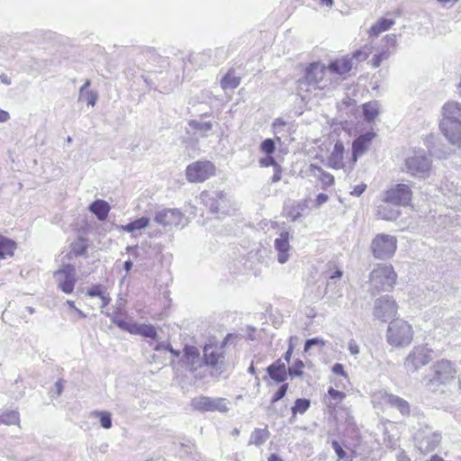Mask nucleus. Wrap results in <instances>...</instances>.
<instances>
[{"label": "nucleus", "mask_w": 461, "mask_h": 461, "mask_svg": "<svg viewBox=\"0 0 461 461\" xmlns=\"http://www.w3.org/2000/svg\"><path fill=\"white\" fill-rule=\"evenodd\" d=\"M335 83L336 80L331 77L328 68L319 62L312 63L306 68L304 77L298 80V95L306 99L312 89L329 90L334 87Z\"/></svg>", "instance_id": "f257e3e1"}, {"label": "nucleus", "mask_w": 461, "mask_h": 461, "mask_svg": "<svg viewBox=\"0 0 461 461\" xmlns=\"http://www.w3.org/2000/svg\"><path fill=\"white\" fill-rule=\"evenodd\" d=\"M457 370L456 365L450 360L442 358L434 362L423 380L428 390L435 392L441 385L450 384L456 375Z\"/></svg>", "instance_id": "f03ea898"}, {"label": "nucleus", "mask_w": 461, "mask_h": 461, "mask_svg": "<svg viewBox=\"0 0 461 461\" xmlns=\"http://www.w3.org/2000/svg\"><path fill=\"white\" fill-rule=\"evenodd\" d=\"M413 337V327L407 321L401 318L390 321L385 332L386 342L397 348H403L411 345Z\"/></svg>", "instance_id": "7ed1b4c3"}, {"label": "nucleus", "mask_w": 461, "mask_h": 461, "mask_svg": "<svg viewBox=\"0 0 461 461\" xmlns=\"http://www.w3.org/2000/svg\"><path fill=\"white\" fill-rule=\"evenodd\" d=\"M405 172L410 176L427 179L432 172V159L424 149H413L404 160Z\"/></svg>", "instance_id": "20e7f679"}, {"label": "nucleus", "mask_w": 461, "mask_h": 461, "mask_svg": "<svg viewBox=\"0 0 461 461\" xmlns=\"http://www.w3.org/2000/svg\"><path fill=\"white\" fill-rule=\"evenodd\" d=\"M433 349L428 344L414 346L403 359V368L408 375L418 374L433 359Z\"/></svg>", "instance_id": "39448f33"}, {"label": "nucleus", "mask_w": 461, "mask_h": 461, "mask_svg": "<svg viewBox=\"0 0 461 461\" xmlns=\"http://www.w3.org/2000/svg\"><path fill=\"white\" fill-rule=\"evenodd\" d=\"M396 280L397 274L392 265L378 264L369 275L370 286L376 292L393 289Z\"/></svg>", "instance_id": "423d86ee"}, {"label": "nucleus", "mask_w": 461, "mask_h": 461, "mask_svg": "<svg viewBox=\"0 0 461 461\" xmlns=\"http://www.w3.org/2000/svg\"><path fill=\"white\" fill-rule=\"evenodd\" d=\"M397 238L391 234H376L371 241L372 255L381 260L391 258L397 249Z\"/></svg>", "instance_id": "0eeeda50"}, {"label": "nucleus", "mask_w": 461, "mask_h": 461, "mask_svg": "<svg viewBox=\"0 0 461 461\" xmlns=\"http://www.w3.org/2000/svg\"><path fill=\"white\" fill-rule=\"evenodd\" d=\"M414 439L419 451L422 454H428L438 447L442 436L439 431L433 429L431 427L425 426L417 431Z\"/></svg>", "instance_id": "6e6552de"}, {"label": "nucleus", "mask_w": 461, "mask_h": 461, "mask_svg": "<svg viewBox=\"0 0 461 461\" xmlns=\"http://www.w3.org/2000/svg\"><path fill=\"white\" fill-rule=\"evenodd\" d=\"M198 199L212 213L224 215L229 212V200L221 191H203Z\"/></svg>", "instance_id": "1a4fd4ad"}, {"label": "nucleus", "mask_w": 461, "mask_h": 461, "mask_svg": "<svg viewBox=\"0 0 461 461\" xmlns=\"http://www.w3.org/2000/svg\"><path fill=\"white\" fill-rule=\"evenodd\" d=\"M154 221L167 230L183 228L186 224V218L176 208H162L156 212Z\"/></svg>", "instance_id": "9d476101"}, {"label": "nucleus", "mask_w": 461, "mask_h": 461, "mask_svg": "<svg viewBox=\"0 0 461 461\" xmlns=\"http://www.w3.org/2000/svg\"><path fill=\"white\" fill-rule=\"evenodd\" d=\"M398 312V304L393 296L389 294L376 298L373 306V316L381 322H386Z\"/></svg>", "instance_id": "9b49d317"}, {"label": "nucleus", "mask_w": 461, "mask_h": 461, "mask_svg": "<svg viewBox=\"0 0 461 461\" xmlns=\"http://www.w3.org/2000/svg\"><path fill=\"white\" fill-rule=\"evenodd\" d=\"M230 402L226 398H211L208 396H198L191 401L194 410L200 412L219 411L225 413L230 410Z\"/></svg>", "instance_id": "f8f14e48"}, {"label": "nucleus", "mask_w": 461, "mask_h": 461, "mask_svg": "<svg viewBox=\"0 0 461 461\" xmlns=\"http://www.w3.org/2000/svg\"><path fill=\"white\" fill-rule=\"evenodd\" d=\"M215 174L214 165L208 160L195 161L185 169L186 179L190 183H202Z\"/></svg>", "instance_id": "ddd939ff"}, {"label": "nucleus", "mask_w": 461, "mask_h": 461, "mask_svg": "<svg viewBox=\"0 0 461 461\" xmlns=\"http://www.w3.org/2000/svg\"><path fill=\"white\" fill-rule=\"evenodd\" d=\"M412 198V191L408 185L397 184L384 193V202L397 206L409 205Z\"/></svg>", "instance_id": "4468645a"}, {"label": "nucleus", "mask_w": 461, "mask_h": 461, "mask_svg": "<svg viewBox=\"0 0 461 461\" xmlns=\"http://www.w3.org/2000/svg\"><path fill=\"white\" fill-rule=\"evenodd\" d=\"M113 322L122 330L131 334L140 335L145 338L156 339L158 333L154 326L151 324L137 323L131 321L115 318Z\"/></svg>", "instance_id": "2eb2a0df"}, {"label": "nucleus", "mask_w": 461, "mask_h": 461, "mask_svg": "<svg viewBox=\"0 0 461 461\" xmlns=\"http://www.w3.org/2000/svg\"><path fill=\"white\" fill-rule=\"evenodd\" d=\"M203 364L212 366L216 372L222 373L225 369L222 347L205 345L203 348Z\"/></svg>", "instance_id": "dca6fc26"}, {"label": "nucleus", "mask_w": 461, "mask_h": 461, "mask_svg": "<svg viewBox=\"0 0 461 461\" xmlns=\"http://www.w3.org/2000/svg\"><path fill=\"white\" fill-rule=\"evenodd\" d=\"M58 287L65 294H71L76 284V271L71 265H66L54 274Z\"/></svg>", "instance_id": "f3484780"}, {"label": "nucleus", "mask_w": 461, "mask_h": 461, "mask_svg": "<svg viewBox=\"0 0 461 461\" xmlns=\"http://www.w3.org/2000/svg\"><path fill=\"white\" fill-rule=\"evenodd\" d=\"M290 233L286 230H283L274 241L276 259L280 264H285L291 258L292 246L290 245Z\"/></svg>", "instance_id": "a211bd4d"}, {"label": "nucleus", "mask_w": 461, "mask_h": 461, "mask_svg": "<svg viewBox=\"0 0 461 461\" xmlns=\"http://www.w3.org/2000/svg\"><path fill=\"white\" fill-rule=\"evenodd\" d=\"M439 129L451 145L461 148V122L440 121Z\"/></svg>", "instance_id": "6ab92c4d"}, {"label": "nucleus", "mask_w": 461, "mask_h": 461, "mask_svg": "<svg viewBox=\"0 0 461 461\" xmlns=\"http://www.w3.org/2000/svg\"><path fill=\"white\" fill-rule=\"evenodd\" d=\"M374 134L366 132L357 138L352 144V164H355L358 157L362 156L367 149Z\"/></svg>", "instance_id": "aec40b11"}, {"label": "nucleus", "mask_w": 461, "mask_h": 461, "mask_svg": "<svg viewBox=\"0 0 461 461\" xmlns=\"http://www.w3.org/2000/svg\"><path fill=\"white\" fill-rule=\"evenodd\" d=\"M442 119L440 121H456L461 122V104L449 101L441 108Z\"/></svg>", "instance_id": "412c9836"}, {"label": "nucleus", "mask_w": 461, "mask_h": 461, "mask_svg": "<svg viewBox=\"0 0 461 461\" xmlns=\"http://www.w3.org/2000/svg\"><path fill=\"white\" fill-rule=\"evenodd\" d=\"M353 67L352 58L343 57L341 59H337L333 62H331L328 68L330 76L338 75L343 76L348 73Z\"/></svg>", "instance_id": "4be33fe9"}, {"label": "nucleus", "mask_w": 461, "mask_h": 461, "mask_svg": "<svg viewBox=\"0 0 461 461\" xmlns=\"http://www.w3.org/2000/svg\"><path fill=\"white\" fill-rule=\"evenodd\" d=\"M184 351L185 362L188 366L190 371H194L203 366V360L201 359L197 348L194 346H185Z\"/></svg>", "instance_id": "5701e85b"}, {"label": "nucleus", "mask_w": 461, "mask_h": 461, "mask_svg": "<svg viewBox=\"0 0 461 461\" xmlns=\"http://www.w3.org/2000/svg\"><path fill=\"white\" fill-rule=\"evenodd\" d=\"M267 371L269 376L277 383H283L287 378L288 369H286L285 363L282 359H277L270 365Z\"/></svg>", "instance_id": "b1692460"}, {"label": "nucleus", "mask_w": 461, "mask_h": 461, "mask_svg": "<svg viewBox=\"0 0 461 461\" xmlns=\"http://www.w3.org/2000/svg\"><path fill=\"white\" fill-rule=\"evenodd\" d=\"M343 154H344V146L342 142H336L334 145L333 150L331 151L329 158L328 165L329 167L334 169H340L345 167V164L343 162Z\"/></svg>", "instance_id": "393cba45"}, {"label": "nucleus", "mask_w": 461, "mask_h": 461, "mask_svg": "<svg viewBox=\"0 0 461 461\" xmlns=\"http://www.w3.org/2000/svg\"><path fill=\"white\" fill-rule=\"evenodd\" d=\"M400 215V210L397 205L391 203H384L377 207V216L383 220L394 221Z\"/></svg>", "instance_id": "a878e982"}, {"label": "nucleus", "mask_w": 461, "mask_h": 461, "mask_svg": "<svg viewBox=\"0 0 461 461\" xmlns=\"http://www.w3.org/2000/svg\"><path fill=\"white\" fill-rule=\"evenodd\" d=\"M16 249V243L0 234V261L12 258Z\"/></svg>", "instance_id": "bb28decb"}, {"label": "nucleus", "mask_w": 461, "mask_h": 461, "mask_svg": "<svg viewBox=\"0 0 461 461\" xmlns=\"http://www.w3.org/2000/svg\"><path fill=\"white\" fill-rule=\"evenodd\" d=\"M310 175L317 177L324 186H330L334 184V176L325 172L321 167L311 164L309 167Z\"/></svg>", "instance_id": "cd10ccee"}, {"label": "nucleus", "mask_w": 461, "mask_h": 461, "mask_svg": "<svg viewBox=\"0 0 461 461\" xmlns=\"http://www.w3.org/2000/svg\"><path fill=\"white\" fill-rule=\"evenodd\" d=\"M89 211L93 212L98 220L104 221L107 218L110 205L104 200H96L89 205Z\"/></svg>", "instance_id": "c85d7f7f"}, {"label": "nucleus", "mask_w": 461, "mask_h": 461, "mask_svg": "<svg viewBox=\"0 0 461 461\" xmlns=\"http://www.w3.org/2000/svg\"><path fill=\"white\" fill-rule=\"evenodd\" d=\"M306 202L293 203L285 208V215L292 221H298L303 216V212L306 209Z\"/></svg>", "instance_id": "c756f323"}, {"label": "nucleus", "mask_w": 461, "mask_h": 461, "mask_svg": "<svg viewBox=\"0 0 461 461\" xmlns=\"http://www.w3.org/2000/svg\"><path fill=\"white\" fill-rule=\"evenodd\" d=\"M150 222V220L149 217H140L139 219H136L133 221L129 222L126 225H122V229L129 233H131L133 236H135V232L139 230H142L149 227Z\"/></svg>", "instance_id": "7c9ffc66"}, {"label": "nucleus", "mask_w": 461, "mask_h": 461, "mask_svg": "<svg viewBox=\"0 0 461 461\" xmlns=\"http://www.w3.org/2000/svg\"><path fill=\"white\" fill-rule=\"evenodd\" d=\"M392 393L386 391H377L372 395V402L375 408L385 409L390 406L391 399L393 398Z\"/></svg>", "instance_id": "2f4dec72"}, {"label": "nucleus", "mask_w": 461, "mask_h": 461, "mask_svg": "<svg viewBox=\"0 0 461 461\" xmlns=\"http://www.w3.org/2000/svg\"><path fill=\"white\" fill-rule=\"evenodd\" d=\"M393 19L381 18L369 30L370 37H377L380 33L388 31L393 24Z\"/></svg>", "instance_id": "473e14b6"}, {"label": "nucleus", "mask_w": 461, "mask_h": 461, "mask_svg": "<svg viewBox=\"0 0 461 461\" xmlns=\"http://www.w3.org/2000/svg\"><path fill=\"white\" fill-rule=\"evenodd\" d=\"M379 104L377 102H369L363 105V113L367 122L374 121L379 114Z\"/></svg>", "instance_id": "72a5a7b5"}, {"label": "nucleus", "mask_w": 461, "mask_h": 461, "mask_svg": "<svg viewBox=\"0 0 461 461\" xmlns=\"http://www.w3.org/2000/svg\"><path fill=\"white\" fill-rule=\"evenodd\" d=\"M389 407L398 410L402 415H408L410 413V405L408 402L394 394L391 399Z\"/></svg>", "instance_id": "f704fd0d"}, {"label": "nucleus", "mask_w": 461, "mask_h": 461, "mask_svg": "<svg viewBox=\"0 0 461 461\" xmlns=\"http://www.w3.org/2000/svg\"><path fill=\"white\" fill-rule=\"evenodd\" d=\"M191 129L195 131V132H199L201 136H206V133L210 131L212 128V124L210 122H203L197 120H191L188 122Z\"/></svg>", "instance_id": "c9c22d12"}, {"label": "nucleus", "mask_w": 461, "mask_h": 461, "mask_svg": "<svg viewBox=\"0 0 461 461\" xmlns=\"http://www.w3.org/2000/svg\"><path fill=\"white\" fill-rule=\"evenodd\" d=\"M20 414L16 411H7L0 415V424L12 425L19 424Z\"/></svg>", "instance_id": "e433bc0d"}, {"label": "nucleus", "mask_w": 461, "mask_h": 461, "mask_svg": "<svg viewBox=\"0 0 461 461\" xmlns=\"http://www.w3.org/2000/svg\"><path fill=\"white\" fill-rule=\"evenodd\" d=\"M240 78L235 77V76H232L230 74H227L222 79H221V86L223 89H227V88H230V89H234L236 87H238V86L240 85Z\"/></svg>", "instance_id": "4c0bfd02"}, {"label": "nucleus", "mask_w": 461, "mask_h": 461, "mask_svg": "<svg viewBox=\"0 0 461 461\" xmlns=\"http://www.w3.org/2000/svg\"><path fill=\"white\" fill-rule=\"evenodd\" d=\"M87 249L86 242L84 239H77L74 243H72L71 251L75 256H83L85 255Z\"/></svg>", "instance_id": "58836bf2"}, {"label": "nucleus", "mask_w": 461, "mask_h": 461, "mask_svg": "<svg viewBox=\"0 0 461 461\" xmlns=\"http://www.w3.org/2000/svg\"><path fill=\"white\" fill-rule=\"evenodd\" d=\"M310 407V401L307 399H297L294 405L292 407V411L294 414H303Z\"/></svg>", "instance_id": "ea45409f"}, {"label": "nucleus", "mask_w": 461, "mask_h": 461, "mask_svg": "<svg viewBox=\"0 0 461 461\" xmlns=\"http://www.w3.org/2000/svg\"><path fill=\"white\" fill-rule=\"evenodd\" d=\"M95 416L100 418V424L104 429H108L112 428V417L110 412L105 411H95Z\"/></svg>", "instance_id": "a19ab883"}, {"label": "nucleus", "mask_w": 461, "mask_h": 461, "mask_svg": "<svg viewBox=\"0 0 461 461\" xmlns=\"http://www.w3.org/2000/svg\"><path fill=\"white\" fill-rule=\"evenodd\" d=\"M267 431L265 429H255V431L252 433L250 442L257 446H260L267 440Z\"/></svg>", "instance_id": "79ce46f5"}, {"label": "nucleus", "mask_w": 461, "mask_h": 461, "mask_svg": "<svg viewBox=\"0 0 461 461\" xmlns=\"http://www.w3.org/2000/svg\"><path fill=\"white\" fill-rule=\"evenodd\" d=\"M79 99L86 101L88 105L95 106L98 99V94L93 90L85 91V95H79Z\"/></svg>", "instance_id": "37998d69"}, {"label": "nucleus", "mask_w": 461, "mask_h": 461, "mask_svg": "<svg viewBox=\"0 0 461 461\" xmlns=\"http://www.w3.org/2000/svg\"><path fill=\"white\" fill-rule=\"evenodd\" d=\"M389 58V52H388V50H384L383 49L381 51H379L377 54H375L372 60H371V63H372V66L374 68H377L380 66V64L387 59Z\"/></svg>", "instance_id": "c03bdc74"}, {"label": "nucleus", "mask_w": 461, "mask_h": 461, "mask_svg": "<svg viewBox=\"0 0 461 461\" xmlns=\"http://www.w3.org/2000/svg\"><path fill=\"white\" fill-rule=\"evenodd\" d=\"M304 367V363L297 359L293 366L288 368V374L291 376H302L303 375V368Z\"/></svg>", "instance_id": "a18cd8bd"}, {"label": "nucleus", "mask_w": 461, "mask_h": 461, "mask_svg": "<svg viewBox=\"0 0 461 461\" xmlns=\"http://www.w3.org/2000/svg\"><path fill=\"white\" fill-rule=\"evenodd\" d=\"M260 150L267 155H271L276 150V143L272 139L265 140L260 145Z\"/></svg>", "instance_id": "49530a36"}, {"label": "nucleus", "mask_w": 461, "mask_h": 461, "mask_svg": "<svg viewBox=\"0 0 461 461\" xmlns=\"http://www.w3.org/2000/svg\"><path fill=\"white\" fill-rule=\"evenodd\" d=\"M315 345L324 347L326 345V341L321 338H312L307 339L304 345V351H308L311 348V347Z\"/></svg>", "instance_id": "de8ad7c7"}, {"label": "nucleus", "mask_w": 461, "mask_h": 461, "mask_svg": "<svg viewBox=\"0 0 461 461\" xmlns=\"http://www.w3.org/2000/svg\"><path fill=\"white\" fill-rule=\"evenodd\" d=\"M332 447H333V449L335 450L336 454L338 455L339 461H349L348 456H347V453L343 450V448L340 447L339 442L333 441Z\"/></svg>", "instance_id": "09e8293b"}, {"label": "nucleus", "mask_w": 461, "mask_h": 461, "mask_svg": "<svg viewBox=\"0 0 461 461\" xmlns=\"http://www.w3.org/2000/svg\"><path fill=\"white\" fill-rule=\"evenodd\" d=\"M287 389H288L287 384H282L280 386V388L278 389V391L273 395L271 402L274 403V402H276L279 400H281L285 395Z\"/></svg>", "instance_id": "8fccbe9b"}, {"label": "nucleus", "mask_w": 461, "mask_h": 461, "mask_svg": "<svg viewBox=\"0 0 461 461\" xmlns=\"http://www.w3.org/2000/svg\"><path fill=\"white\" fill-rule=\"evenodd\" d=\"M259 165H260L261 167H270V166H273V167H274V168L276 167V166H279V165L276 162L275 158H274L273 157L269 156V155H267V157H265V158H260V159H259Z\"/></svg>", "instance_id": "3c124183"}, {"label": "nucleus", "mask_w": 461, "mask_h": 461, "mask_svg": "<svg viewBox=\"0 0 461 461\" xmlns=\"http://www.w3.org/2000/svg\"><path fill=\"white\" fill-rule=\"evenodd\" d=\"M328 393L332 399H334L337 402L342 401L346 396L344 393L337 391L333 388H330Z\"/></svg>", "instance_id": "603ef678"}, {"label": "nucleus", "mask_w": 461, "mask_h": 461, "mask_svg": "<svg viewBox=\"0 0 461 461\" xmlns=\"http://www.w3.org/2000/svg\"><path fill=\"white\" fill-rule=\"evenodd\" d=\"M348 350L351 355L357 356L359 354V346L355 339H350L348 341Z\"/></svg>", "instance_id": "864d4df0"}, {"label": "nucleus", "mask_w": 461, "mask_h": 461, "mask_svg": "<svg viewBox=\"0 0 461 461\" xmlns=\"http://www.w3.org/2000/svg\"><path fill=\"white\" fill-rule=\"evenodd\" d=\"M366 189V184H360L354 186L353 190L350 192V194L354 196H360L365 190Z\"/></svg>", "instance_id": "5fc2aeb1"}, {"label": "nucleus", "mask_w": 461, "mask_h": 461, "mask_svg": "<svg viewBox=\"0 0 461 461\" xmlns=\"http://www.w3.org/2000/svg\"><path fill=\"white\" fill-rule=\"evenodd\" d=\"M384 41H385V46H386L387 50L390 47H394L396 44V35L395 34L386 35L384 38Z\"/></svg>", "instance_id": "6e6d98bb"}, {"label": "nucleus", "mask_w": 461, "mask_h": 461, "mask_svg": "<svg viewBox=\"0 0 461 461\" xmlns=\"http://www.w3.org/2000/svg\"><path fill=\"white\" fill-rule=\"evenodd\" d=\"M329 200V196L326 194H319L315 199V205L320 207Z\"/></svg>", "instance_id": "4d7b16f0"}, {"label": "nucleus", "mask_w": 461, "mask_h": 461, "mask_svg": "<svg viewBox=\"0 0 461 461\" xmlns=\"http://www.w3.org/2000/svg\"><path fill=\"white\" fill-rule=\"evenodd\" d=\"M274 169H275V173H274L273 176L271 177V183H276L281 180V176H282L281 167L276 166V167Z\"/></svg>", "instance_id": "13d9d810"}, {"label": "nucleus", "mask_w": 461, "mask_h": 461, "mask_svg": "<svg viewBox=\"0 0 461 461\" xmlns=\"http://www.w3.org/2000/svg\"><path fill=\"white\" fill-rule=\"evenodd\" d=\"M367 58H368L367 52L358 50L353 54L352 59H356L359 61H362V60H366Z\"/></svg>", "instance_id": "bf43d9fd"}, {"label": "nucleus", "mask_w": 461, "mask_h": 461, "mask_svg": "<svg viewBox=\"0 0 461 461\" xmlns=\"http://www.w3.org/2000/svg\"><path fill=\"white\" fill-rule=\"evenodd\" d=\"M103 294H104V292L101 290L100 286H98V285L94 286L90 290L87 291V294L92 297H94V296L100 297Z\"/></svg>", "instance_id": "052dcab7"}, {"label": "nucleus", "mask_w": 461, "mask_h": 461, "mask_svg": "<svg viewBox=\"0 0 461 461\" xmlns=\"http://www.w3.org/2000/svg\"><path fill=\"white\" fill-rule=\"evenodd\" d=\"M332 372L337 375H341L343 376H347L346 372L344 371V366L341 364H335L332 367Z\"/></svg>", "instance_id": "680f3d73"}, {"label": "nucleus", "mask_w": 461, "mask_h": 461, "mask_svg": "<svg viewBox=\"0 0 461 461\" xmlns=\"http://www.w3.org/2000/svg\"><path fill=\"white\" fill-rule=\"evenodd\" d=\"M167 348H169V344L167 342H158L154 347V350H156V351H164V350H167Z\"/></svg>", "instance_id": "e2e57ef3"}, {"label": "nucleus", "mask_w": 461, "mask_h": 461, "mask_svg": "<svg viewBox=\"0 0 461 461\" xmlns=\"http://www.w3.org/2000/svg\"><path fill=\"white\" fill-rule=\"evenodd\" d=\"M99 298L101 300V308L102 309L104 308L106 305H108L111 301V298L108 295H106L104 292Z\"/></svg>", "instance_id": "0e129e2a"}, {"label": "nucleus", "mask_w": 461, "mask_h": 461, "mask_svg": "<svg viewBox=\"0 0 461 461\" xmlns=\"http://www.w3.org/2000/svg\"><path fill=\"white\" fill-rule=\"evenodd\" d=\"M10 120V114L8 112L0 109V122L4 123Z\"/></svg>", "instance_id": "69168bd1"}, {"label": "nucleus", "mask_w": 461, "mask_h": 461, "mask_svg": "<svg viewBox=\"0 0 461 461\" xmlns=\"http://www.w3.org/2000/svg\"><path fill=\"white\" fill-rule=\"evenodd\" d=\"M293 351H294V345L292 343H290L289 345V348L287 349V351L285 353L284 355V359L286 361V362H289L290 359H291V357H292V354H293Z\"/></svg>", "instance_id": "338daca9"}, {"label": "nucleus", "mask_w": 461, "mask_h": 461, "mask_svg": "<svg viewBox=\"0 0 461 461\" xmlns=\"http://www.w3.org/2000/svg\"><path fill=\"white\" fill-rule=\"evenodd\" d=\"M90 86V80L86 79L84 83V85L79 89V95H85V91H89L88 86Z\"/></svg>", "instance_id": "774afa93"}]
</instances>
